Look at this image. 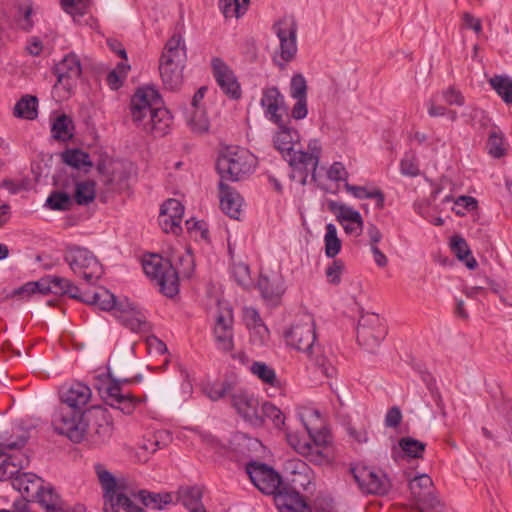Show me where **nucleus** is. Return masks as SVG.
Instances as JSON below:
<instances>
[{
    "instance_id": "obj_1",
    "label": "nucleus",
    "mask_w": 512,
    "mask_h": 512,
    "mask_svg": "<svg viewBox=\"0 0 512 512\" xmlns=\"http://www.w3.org/2000/svg\"><path fill=\"white\" fill-rule=\"evenodd\" d=\"M278 131L273 136L274 147L282 154L284 159L298 173L299 182L306 184L309 175L316 180V170L322 154V144L319 139H311L307 144V150L296 149L299 141L298 131L288 127L285 121L277 125Z\"/></svg>"
},
{
    "instance_id": "obj_2",
    "label": "nucleus",
    "mask_w": 512,
    "mask_h": 512,
    "mask_svg": "<svg viewBox=\"0 0 512 512\" xmlns=\"http://www.w3.org/2000/svg\"><path fill=\"white\" fill-rule=\"evenodd\" d=\"M129 115L138 129L154 137L167 135L173 123L168 109L161 107V98L153 87L138 88L131 97Z\"/></svg>"
},
{
    "instance_id": "obj_3",
    "label": "nucleus",
    "mask_w": 512,
    "mask_h": 512,
    "mask_svg": "<svg viewBox=\"0 0 512 512\" xmlns=\"http://www.w3.org/2000/svg\"><path fill=\"white\" fill-rule=\"evenodd\" d=\"M179 271L165 259L157 254L145 257L142 262L145 274L159 286V290L165 296L172 298L179 292V273L190 277L194 270L193 255L187 252L179 257Z\"/></svg>"
},
{
    "instance_id": "obj_4",
    "label": "nucleus",
    "mask_w": 512,
    "mask_h": 512,
    "mask_svg": "<svg viewBox=\"0 0 512 512\" xmlns=\"http://www.w3.org/2000/svg\"><path fill=\"white\" fill-rule=\"evenodd\" d=\"M256 167V158L245 148L228 147L216 163L221 181H240L250 175Z\"/></svg>"
},
{
    "instance_id": "obj_5",
    "label": "nucleus",
    "mask_w": 512,
    "mask_h": 512,
    "mask_svg": "<svg viewBox=\"0 0 512 512\" xmlns=\"http://www.w3.org/2000/svg\"><path fill=\"white\" fill-rule=\"evenodd\" d=\"M52 425L58 434L65 435L75 443L83 440L89 428L83 411L62 405L55 410Z\"/></svg>"
},
{
    "instance_id": "obj_6",
    "label": "nucleus",
    "mask_w": 512,
    "mask_h": 512,
    "mask_svg": "<svg viewBox=\"0 0 512 512\" xmlns=\"http://www.w3.org/2000/svg\"><path fill=\"white\" fill-rule=\"evenodd\" d=\"M64 260L75 275L88 284H94L102 275V265L96 256L86 248L72 246L66 249Z\"/></svg>"
},
{
    "instance_id": "obj_7",
    "label": "nucleus",
    "mask_w": 512,
    "mask_h": 512,
    "mask_svg": "<svg viewBox=\"0 0 512 512\" xmlns=\"http://www.w3.org/2000/svg\"><path fill=\"white\" fill-rule=\"evenodd\" d=\"M272 30L280 42L279 58L274 61L283 69L297 53V22L293 16H284L273 24Z\"/></svg>"
},
{
    "instance_id": "obj_8",
    "label": "nucleus",
    "mask_w": 512,
    "mask_h": 512,
    "mask_svg": "<svg viewBox=\"0 0 512 512\" xmlns=\"http://www.w3.org/2000/svg\"><path fill=\"white\" fill-rule=\"evenodd\" d=\"M387 335L383 319L375 313L362 315L357 327L358 343L366 350L373 352Z\"/></svg>"
},
{
    "instance_id": "obj_9",
    "label": "nucleus",
    "mask_w": 512,
    "mask_h": 512,
    "mask_svg": "<svg viewBox=\"0 0 512 512\" xmlns=\"http://www.w3.org/2000/svg\"><path fill=\"white\" fill-rule=\"evenodd\" d=\"M286 343L297 351L311 354L316 340L315 323L311 315H304L284 334Z\"/></svg>"
},
{
    "instance_id": "obj_10",
    "label": "nucleus",
    "mask_w": 512,
    "mask_h": 512,
    "mask_svg": "<svg viewBox=\"0 0 512 512\" xmlns=\"http://www.w3.org/2000/svg\"><path fill=\"white\" fill-rule=\"evenodd\" d=\"M246 472L255 487L264 494L275 496L283 487L280 474L265 463L249 462Z\"/></svg>"
},
{
    "instance_id": "obj_11",
    "label": "nucleus",
    "mask_w": 512,
    "mask_h": 512,
    "mask_svg": "<svg viewBox=\"0 0 512 512\" xmlns=\"http://www.w3.org/2000/svg\"><path fill=\"white\" fill-rule=\"evenodd\" d=\"M359 489L365 494L385 495L391 484L386 475L366 466H354L350 469Z\"/></svg>"
},
{
    "instance_id": "obj_12",
    "label": "nucleus",
    "mask_w": 512,
    "mask_h": 512,
    "mask_svg": "<svg viewBox=\"0 0 512 512\" xmlns=\"http://www.w3.org/2000/svg\"><path fill=\"white\" fill-rule=\"evenodd\" d=\"M231 404L237 413L253 427L263 426V415L260 413L259 401L254 395L238 390L231 394Z\"/></svg>"
},
{
    "instance_id": "obj_13",
    "label": "nucleus",
    "mask_w": 512,
    "mask_h": 512,
    "mask_svg": "<svg viewBox=\"0 0 512 512\" xmlns=\"http://www.w3.org/2000/svg\"><path fill=\"white\" fill-rule=\"evenodd\" d=\"M328 209L335 215L347 235L355 238L361 235L364 222L359 211L337 201H329Z\"/></svg>"
},
{
    "instance_id": "obj_14",
    "label": "nucleus",
    "mask_w": 512,
    "mask_h": 512,
    "mask_svg": "<svg viewBox=\"0 0 512 512\" xmlns=\"http://www.w3.org/2000/svg\"><path fill=\"white\" fill-rule=\"evenodd\" d=\"M409 489L416 507L422 512L438 505L439 501L434 495L432 479L427 474L413 478L409 483Z\"/></svg>"
},
{
    "instance_id": "obj_15",
    "label": "nucleus",
    "mask_w": 512,
    "mask_h": 512,
    "mask_svg": "<svg viewBox=\"0 0 512 512\" xmlns=\"http://www.w3.org/2000/svg\"><path fill=\"white\" fill-rule=\"evenodd\" d=\"M213 76L222 92L231 99L241 97V87L233 70L219 57L211 60Z\"/></svg>"
},
{
    "instance_id": "obj_16",
    "label": "nucleus",
    "mask_w": 512,
    "mask_h": 512,
    "mask_svg": "<svg viewBox=\"0 0 512 512\" xmlns=\"http://www.w3.org/2000/svg\"><path fill=\"white\" fill-rule=\"evenodd\" d=\"M260 105L265 117L276 125H282L284 115H287L285 99L275 86L265 87L262 90Z\"/></svg>"
},
{
    "instance_id": "obj_17",
    "label": "nucleus",
    "mask_w": 512,
    "mask_h": 512,
    "mask_svg": "<svg viewBox=\"0 0 512 512\" xmlns=\"http://www.w3.org/2000/svg\"><path fill=\"white\" fill-rule=\"evenodd\" d=\"M81 73L80 60L73 53L66 55L54 68L57 84L62 85L67 91H70L76 85Z\"/></svg>"
},
{
    "instance_id": "obj_18",
    "label": "nucleus",
    "mask_w": 512,
    "mask_h": 512,
    "mask_svg": "<svg viewBox=\"0 0 512 512\" xmlns=\"http://www.w3.org/2000/svg\"><path fill=\"white\" fill-rule=\"evenodd\" d=\"M115 317L132 332H146L149 323L145 314L129 302H120L116 307Z\"/></svg>"
},
{
    "instance_id": "obj_19",
    "label": "nucleus",
    "mask_w": 512,
    "mask_h": 512,
    "mask_svg": "<svg viewBox=\"0 0 512 512\" xmlns=\"http://www.w3.org/2000/svg\"><path fill=\"white\" fill-rule=\"evenodd\" d=\"M301 421L309 435L311 444L332 446L331 436L323 427V421L319 411L305 410V412L301 414Z\"/></svg>"
},
{
    "instance_id": "obj_20",
    "label": "nucleus",
    "mask_w": 512,
    "mask_h": 512,
    "mask_svg": "<svg viewBox=\"0 0 512 512\" xmlns=\"http://www.w3.org/2000/svg\"><path fill=\"white\" fill-rule=\"evenodd\" d=\"M274 502L279 512H312L310 505L300 492L290 490L286 486L275 494Z\"/></svg>"
},
{
    "instance_id": "obj_21",
    "label": "nucleus",
    "mask_w": 512,
    "mask_h": 512,
    "mask_svg": "<svg viewBox=\"0 0 512 512\" xmlns=\"http://www.w3.org/2000/svg\"><path fill=\"white\" fill-rule=\"evenodd\" d=\"M62 406H69L78 411H83L91 398V389L84 383L74 382L61 389Z\"/></svg>"
},
{
    "instance_id": "obj_22",
    "label": "nucleus",
    "mask_w": 512,
    "mask_h": 512,
    "mask_svg": "<svg viewBox=\"0 0 512 512\" xmlns=\"http://www.w3.org/2000/svg\"><path fill=\"white\" fill-rule=\"evenodd\" d=\"M44 484V480L34 473H20L12 479L13 488L21 493L26 503L33 501Z\"/></svg>"
},
{
    "instance_id": "obj_23",
    "label": "nucleus",
    "mask_w": 512,
    "mask_h": 512,
    "mask_svg": "<svg viewBox=\"0 0 512 512\" xmlns=\"http://www.w3.org/2000/svg\"><path fill=\"white\" fill-rule=\"evenodd\" d=\"M257 286L262 298L272 305H278L285 292L284 280L277 274L273 277L261 275Z\"/></svg>"
},
{
    "instance_id": "obj_24",
    "label": "nucleus",
    "mask_w": 512,
    "mask_h": 512,
    "mask_svg": "<svg viewBox=\"0 0 512 512\" xmlns=\"http://www.w3.org/2000/svg\"><path fill=\"white\" fill-rule=\"evenodd\" d=\"M219 198L222 211L230 218L239 219L243 202L240 194L235 189L225 184L224 181H220Z\"/></svg>"
},
{
    "instance_id": "obj_25",
    "label": "nucleus",
    "mask_w": 512,
    "mask_h": 512,
    "mask_svg": "<svg viewBox=\"0 0 512 512\" xmlns=\"http://www.w3.org/2000/svg\"><path fill=\"white\" fill-rule=\"evenodd\" d=\"M233 317L231 312L219 314L216 318L214 336L218 348L223 351H230L233 348Z\"/></svg>"
},
{
    "instance_id": "obj_26",
    "label": "nucleus",
    "mask_w": 512,
    "mask_h": 512,
    "mask_svg": "<svg viewBox=\"0 0 512 512\" xmlns=\"http://www.w3.org/2000/svg\"><path fill=\"white\" fill-rule=\"evenodd\" d=\"M286 469L290 470L291 477L287 479V483H283V486L299 492L306 491L311 484L308 466L301 460H291L287 463Z\"/></svg>"
},
{
    "instance_id": "obj_27",
    "label": "nucleus",
    "mask_w": 512,
    "mask_h": 512,
    "mask_svg": "<svg viewBox=\"0 0 512 512\" xmlns=\"http://www.w3.org/2000/svg\"><path fill=\"white\" fill-rule=\"evenodd\" d=\"M99 483L103 489L104 505L111 502L121 490H125V482L117 480L102 464L94 466Z\"/></svg>"
},
{
    "instance_id": "obj_28",
    "label": "nucleus",
    "mask_w": 512,
    "mask_h": 512,
    "mask_svg": "<svg viewBox=\"0 0 512 512\" xmlns=\"http://www.w3.org/2000/svg\"><path fill=\"white\" fill-rule=\"evenodd\" d=\"M203 488L194 486H181L177 491V501L189 512H208L202 503Z\"/></svg>"
},
{
    "instance_id": "obj_29",
    "label": "nucleus",
    "mask_w": 512,
    "mask_h": 512,
    "mask_svg": "<svg viewBox=\"0 0 512 512\" xmlns=\"http://www.w3.org/2000/svg\"><path fill=\"white\" fill-rule=\"evenodd\" d=\"M133 498L137 499V491L126 485L125 490L119 491L111 502L105 504L103 509L105 512H119V508L125 512H145L143 508L135 504Z\"/></svg>"
},
{
    "instance_id": "obj_30",
    "label": "nucleus",
    "mask_w": 512,
    "mask_h": 512,
    "mask_svg": "<svg viewBox=\"0 0 512 512\" xmlns=\"http://www.w3.org/2000/svg\"><path fill=\"white\" fill-rule=\"evenodd\" d=\"M185 65L187 60L185 41L180 34H174L165 44L160 61Z\"/></svg>"
},
{
    "instance_id": "obj_31",
    "label": "nucleus",
    "mask_w": 512,
    "mask_h": 512,
    "mask_svg": "<svg viewBox=\"0 0 512 512\" xmlns=\"http://www.w3.org/2000/svg\"><path fill=\"white\" fill-rule=\"evenodd\" d=\"M32 502L38 503L45 512H65L62 498L50 484H44Z\"/></svg>"
},
{
    "instance_id": "obj_32",
    "label": "nucleus",
    "mask_w": 512,
    "mask_h": 512,
    "mask_svg": "<svg viewBox=\"0 0 512 512\" xmlns=\"http://www.w3.org/2000/svg\"><path fill=\"white\" fill-rule=\"evenodd\" d=\"M184 67L185 65L159 61L160 76L166 89L174 91L180 87Z\"/></svg>"
},
{
    "instance_id": "obj_33",
    "label": "nucleus",
    "mask_w": 512,
    "mask_h": 512,
    "mask_svg": "<svg viewBox=\"0 0 512 512\" xmlns=\"http://www.w3.org/2000/svg\"><path fill=\"white\" fill-rule=\"evenodd\" d=\"M106 399L111 406H118L123 412L130 414L134 408L133 398L123 394L118 382H111L106 389Z\"/></svg>"
},
{
    "instance_id": "obj_34",
    "label": "nucleus",
    "mask_w": 512,
    "mask_h": 512,
    "mask_svg": "<svg viewBox=\"0 0 512 512\" xmlns=\"http://www.w3.org/2000/svg\"><path fill=\"white\" fill-rule=\"evenodd\" d=\"M137 500L145 507L155 510H162L173 501L170 493H154L145 489L137 491Z\"/></svg>"
},
{
    "instance_id": "obj_35",
    "label": "nucleus",
    "mask_w": 512,
    "mask_h": 512,
    "mask_svg": "<svg viewBox=\"0 0 512 512\" xmlns=\"http://www.w3.org/2000/svg\"><path fill=\"white\" fill-rule=\"evenodd\" d=\"M306 450L302 456L315 465L328 464L334 459L332 446H321L310 442Z\"/></svg>"
},
{
    "instance_id": "obj_36",
    "label": "nucleus",
    "mask_w": 512,
    "mask_h": 512,
    "mask_svg": "<svg viewBox=\"0 0 512 512\" xmlns=\"http://www.w3.org/2000/svg\"><path fill=\"white\" fill-rule=\"evenodd\" d=\"M344 188L353 197H355L357 199H375L376 200V203H375L376 208L379 210L384 208L385 196H384V193L380 189L375 188L372 190H368L364 186L352 185L348 182H346L344 184Z\"/></svg>"
},
{
    "instance_id": "obj_37",
    "label": "nucleus",
    "mask_w": 512,
    "mask_h": 512,
    "mask_svg": "<svg viewBox=\"0 0 512 512\" xmlns=\"http://www.w3.org/2000/svg\"><path fill=\"white\" fill-rule=\"evenodd\" d=\"M62 160L65 164L78 170L83 169L85 172L93 166L89 154L80 149H67L62 153Z\"/></svg>"
},
{
    "instance_id": "obj_38",
    "label": "nucleus",
    "mask_w": 512,
    "mask_h": 512,
    "mask_svg": "<svg viewBox=\"0 0 512 512\" xmlns=\"http://www.w3.org/2000/svg\"><path fill=\"white\" fill-rule=\"evenodd\" d=\"M451 249L455 256L465 262L469 269H475L478 265L476 259L471 256L468 243L461 236L455 235L451 238Z\"/></svg>"
},
{
    "instance_id": "obj_39",
    "label": "nucleus",
    "mask_w": 512,
    "mask_h": 512,
    "mask_svg": "<svg viewBox=\"0 0 512 512\" xmlns=\"http://www.w3.org/2000/svg\"><path fill=\"white\" fill-rule=\"evenodd\" d=\"M486 149L488 154L496 159H500L507 154L504 135L499 129L493 128L489 132Z\"/></svg>"
},
{
    "instance_id": "obj_40",
    "label": "nucleus",
    "mask_w": 512,
    "mask_h": 512,
    "mask_svg": "<svg viewBox=\"0 0 512 512\" xmlns=\"http://www.w3.org/2000/svg\"><path fill=\"white\" fill-rule=\"evenodd\" d=\"M62 9L74 22L82 24V18L88 14L91 0H60Z\"/></svg>"
},
{
    "instance_id": "obj_41",
    "label": "nucleus",
    "mask_w": 512,
    "mask_h": 512,
    "mask_svg": "<svg viewBox=\"0 0 512 512\" xmlns=\"http://www.w3.org/2000/svg\"><path fill=\"white\" fill-rule=\"evenodd\" d=\"M96 197V184L94 181L86 180L76 182L74 200L78 205H89Z\"/></svg>"
},
{
    "instance_id": "obj_42",
    "label": "nucleus",
    "mask_w": 512,
    "mask_h": 512,
    "mask_svg": "<svg viewBox=\"0 0 512 512\" xmlns=\"http://www.w3.org/2000/svg\"><path fill=\"white\" fill-rule=\"evenodd\" d=\"M38 100L35 96L22 97L14 107V115L20 118L33 120L37 117Z\"/></svg>"
},
{
    "instance_id": "obj_43",
    "label": "nucleus",
    "mask_w": 512,
    "mask_h": 512,
    "mask_svg": "<svg viewBox=\"0 0 512 512\" xmlns=\"http://www.w3.org/2000/svg\"><path fill=\"white\" fill-rule=\"evenodd\" d=\"M324 236L325 255L328 258H335L341 251L342 241L338 237L337 228L334 224L328 223L325 227Z\"/></svg>"
},
{
    "instance_id": "obj_44",
    "label": "nucleus",
    "mask_w": 512,
    "mask_h": 512,
    "mask_svg": "<svg viewBox=\"0 0 512 512\" xmlns=\"http://www.w3.org/2000/svg\"><path fill=\"white\" fill-rule=\"evenodd\" d=\"M398 445L407 458L421 459L423 458L426 444L422 441L416 440L410 436L402 437L398 441Z\"/></svg>"
},
{
    "instance_id": "obj_45",
    "label": "nucleus",
    "mask_w": 512,
    "mask_h": 512,
    "mask_svg": "<svg viewBox=\"0 0 512 512\" xmlns=\"http://www.w3.org/2000/svg\"><path fill=\"white\" fill-rule=\"evenodd\" d=\"M84 302L97 305L104 311L114 310V313L116 312V307L119 306V303L116 302L115 296L105 289L95 292L93 295L89 296L87 300H84Z\"/></svg>"
},
{
    "instance_id": "obj_46",
    "label": "nucleus",
    "mask_w": 512,
    "mask_h": 512,
    "mask_svg": "<svg viewBox=\"0 0 512 512\" xmlns=\"http://www.w3.org/2000/svg\"><path fill=\"white\" fill-rule=\"evenodd\" d=\"M250 0H220L219 8L225 18H239L248 9Z\"/></svg>"
},
{
    "instance_id": "obj_47",
    "label": "nucleus",
    "mask_w": 512,
    "mask_h": 512,
    "mask_svg": "<svg viewBox=\"0 0 512 512\" xmlns=\"http://www.w3.org/2000/svg\"><path fill=\"white\" fill-rule=\"evenodd\" d=\"M489 83L505 103H512V79L510 77L495 75L489 80Z\"/></svg>"
},
{
    "instance_id": "obj_48",
    "label": "nucleus",
    "mask_w": 512,
    "mask_h": 512,
    "mask_svg": "<svg viewBox=\"0 0 512 512\" xmlns=\"http://www.w3.org/2000/svg\"><path fill=\"white\" fill-rule=\"evenodd\" d=\"M187 123L191 130L198 134L206 133L210 127L209 119L203 108L191 109Z\"/></svg>"
},
{
    "instance_id": "obj_49",
    "label": "nucleus",
    "mask_w": 512,
    "mask_h": 512,
    "mask_svg": "<svg viewBox=\"0 0 512 512\" xmlns=\"http://www.w3.org/2000/svg\"><path fill=\"white\" fill-rule=\"evenodd\" d=\"M250 371L253 375L257 376L263 383L275 387L279 385V380L276 376L275 370L264 362H253L250 367Z\"/></svg>"
},
{
    "instance_id": "obj_50",
    "label": "nucleus",
    "mask_w": 512,
    "mask_h": 512,
    "mask_svg": "<svg viewBox=\"0 0 512 512\" xmlns=\"http://www.w3.org/2000/svg\"><path fill=\"white\" fill-rule=\"evenodd\" d=\"M72 125V120L65 114L58 116L51 128L52 135L55 139L58 140H67L72 137V132L70 130V126Z\"/></svg>"
},
{
    "instance_id": "obj_51",
    "label": "nucleus",
    "mask_w": 512,
    "mask_h": 512,
    "mask_svg": "<svg viewBox=\"0 0 512 512\" xmlns=\"http://www.w3.org/2000/svg\"><path fill=\"white\" fill-rule=\"evenodd\" d=\"M159 225L165 233H173L175 235L179 234L182 231L181 222L182 219L172 216L160 208L159 214Z\"/></svg>"
},
{
    "instance_id": "obj_52",
    "label": "nucleus",
    "mask_w": 512,
    "mask_h": 512,
    "mask_svg": "<svg viewBox=\"0 0 512 512\" xmlns=\"http://www.w3.org/2000/svg\"><path fill=\"white\" fill-rule=\"evenodd\" d=\"M260 413L263 415V424L265 423V418H268L272 421L276 428L280 429L284 425L285 416L283 412L274 404L270 402L263 403L260 409Z\"/></svg>"
},
{
    "instance_id": "obj_53",
    "label": "nucleus",
    "mask_w": 512,
    "mask_h": 512,
    "mask_svg": "<svg viewBox=\"0 0 512 512\" xmlns=\"http://www.w3.org/2000/svg\"><path fill=\"white\" fill-rule=\"evenodd\" d=\"M46 204L52 210L65 211L71 207L72 199L65 192L55 191L49 195Z\"/></svg>"
},
{
    "instance_id": "obj_54",
    "label": "nucleus",
    "mask_w": 512,
    "mask_h": 512,
    "mask_svg": "<svg viewBox=\"0 0 512 512\" xmlns=\"http://www.w3.org/2000/svg\"><path fill=\"white\" fill-rule=\"evenodd\" d=\"M401 174L408 177H416L420 174L417 157L414 153H407L400 162Z\"/></svg>"
},
{
    "instance_id": "obj_55",
    "label": "nucleus",
    "mask_w": 512,
    "mask_h": 512,
    "mask_svg": "<svg viewBox=\"0 0 512 512\" xmlns=\"http://www.w3.org/2000/svg\"><path fill=\"white\" fill-rule=\"evenodd\" d=\"M290 96L292 98H307V82L300 73L293 75L291 78Z\"/></svg>"
},
{
    "instance_id": "obj_56",
    "label": "nucleus",
    "mask_w": 512,
    "mask_h": 512,
    "mask_svg": "<svg viewBox=\"0 0 512 512\" xmlns=\"http://www.w3.org/2000/svg\"><path fill=\"white\" fill-rule=\"evenodd\" d=\"M231 389V385L227 382L207 384L203 391L205 395L212 401L223 398Z\"/></svg>"
},
{
    "instance_id": "obj_57",
    "label": "nucleus",
    "mask_w": 512,
    "mask_h": 512,
    "mask_svg": "<svg viewBox=\"0 0 512 512\" xmlns=\"http://www.w3.org/2000/svg\"><path fill=\"white\" fill-rule=\"evenodd\" d=\"M94 425V434L97 436L98 441L103 442L110 438L112 434V425L108 422L103 413H101L99 417H96Z\"/></svg>"
},
{
    "instance_id": "obj_58",
    "label": "nucleus",
    "mask_w": 512,
    "mask_h": 512,
    "mask_svg": "<svg viewBox=\"0 0 512 512\" xmlns=\"http://www.w3.org/2000/svg\"><path fill=\"white\" fill-rule=\"evenodd\" d=\"M345 269L344 262L340 259L334 260L325 270L328 282L338 285L341 282V274Z\"/></svg>"
},
{
    "instance_id": "obj_59",
    "label": "nucleus",
    "mask_w": 512,
    "mask_h": 512,
    "mask_svg": "<svg viewBox=\"0 0 512 512\" xmlns=\"http://www.w3.org/2000/svg\"><path fill=\"white\" fill-rule=\"evenodd\" d=\"M232 275L240 286H248L250 283V269L245 263H236L232 265Z\"/></svg>"
},
{
    "instance_id": "obj_60",
    "label": "nucleus",
    "mask_w": 512,
    "mask_h": 512,
    "mask_svg": "<svg viewBox=\"0 0 512 512\" xmlns=\"http://www.w3.org/2000/svg\"><path fill=\"white\" fill-rule=\"evenodd\" d=\"M349 173L341 162H334L327 171V177L334 182H347Z\"/></svg>"
},
{
    "instance_id": "obj_61",
    "label": "nucleus",
    "mask_w": 512,
    "mask_h": 512,
    "mask_svg": "<svg viewBox=\"0 0 512 512\" xmlns=\"http://www.w3.org/2000/svg\"><path fill=\"white\" fill-rule=\"evenodd\" d=\"M443 98L448 105L463 106L465 103L463 94L454 86H450L443 91Z\"/></svg>"
},
{
    "instance_id": "obj_62",
    "label": "nucleus",
    "mask_w": 512,
    "mask_h": 512,
    "mask_svg": "<svg viewBox=\"0 0 512 512\" xmlns=\"http://www.w3.org/2000/svg\"><path fill=\"white\" fill-rule=\"evenodd\" d=\"M10 438H2L0 442V446L4 449L16 450L23 448L28 440V436L25 432H22L20 435H17L14 440Z\"/></svg>"
},
{
    "instance_id": "obj_63",
    "label": "nucleus",
    "mask_w": 512,
    "mask_h": 512,
    "mask_svg": "<svg viewBox=\"0 0 512 512\" xmlns=\"http://www.w3.org/2000/svg\"><path fill=\"white\" fill-rule=\"evenodd\" d=\"M161 208L166 211L168 214L172 216H176L180 219L183 218L184 215V206L182 203L174 198H170L166 200L162 205Z\"/></svg>"
},
{
    "instance_id": "obj_64",
    "label": "nucleus",
    "mask_w": 512,
    "mask_h": 512,
    "mask_svg": "<svg viewBox=\"0 0 512 512\" xmlns=\"http://www.w3.org/2000/svg\"><path fill=\"white\" fill-rule=\"evenodd\" d=\"M163 434L164 432H158L149 436L148 438L143 439L140 447L149 453L156 452L162 448L160 439L162 438Z\"/></svg>"
}]
</instances>
